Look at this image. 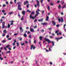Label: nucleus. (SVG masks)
<instances>
[{"label": "nucleus", "instance_id": "7c9ffc66", "mask_svg": "<svg viewBox=\"0 0 66 66\" xmlns=\"http://www.w3.org/2000/svg\"><path fill=\"white\" fill-rule=\"evenodd\" d=\"M66 5H64L63 7H62V9H64V7H66Z\"/></svg>", "mask_w": 66, "mask_h": 66}, {"label": "nucleus", "instance_id": "f8f14e48", "mask_svg": "<svg viewBox=\"0 0 66 66\" xmlns=\"http://www.w3.org/2000/svg\"><path fill=\"white\" fill-rule=\"evenodd\" d=\"M16 42V40H14V42L12 44L13 45V46H15V43Z\"/></svg>", "mask_w": 66, "mask_h": 66}, {"label": "nucleus", "instance_id": "680f3d73", "mask_svg": "<svg viewBox=\"0 0 66 66\" xmlns=\"http://www.w3.org/2000/svg\"><path fill=\"white\" fill-rule=\"evenodd\" d=\"M8 49L9 50H12V49H11V48H8Z\"/></svg>", "mask_w": 66, "mask_h": 66}, {"label": "nucleus", "instance_id": "72a5a7b5", "mask_svg": "<svg viewBox=\"0 0 66 66\" xmlns=\"http://www.w3.org/2000/svg\"><path fill=\"white\" fill-rule=\"evenodd\" d=\"M24 19H23V16H22V17L21 18V20H23Z\"/></svg>", "mask_w": 66, "mask_h": 66}, {"label": "nucleus", "instance_id": "1a4fd4ad", "mask_svg": "<svg viewBox=\"0 0 66 66\" xmlns=\"http://www.w3.org/2000/svg\"><path fill=\"white\" fill-rule=\"evenodd\" d=\"M28 3H29V2L28 1H26V2H24V5H26L27 4H28Z\"/></svg>", "mask_w": 66, "mask_h": 66}, {"label": "nucleus", "instance_id": "603ef678", "mask_svg": "<svg viewBox=\"0 0 66 66\" xmlns=\"http://www.w3.org/2000/svg\"><path fill=\"white\" fill-rule=\"evenodd\" d=\"M3 7H5V6L6 5L4 4H3Z\"/></svg>", "mask_w": 66, "mask_h": 66}, {"label": "nucleus", "instance_id": "f03ea898", "mask_svg": "<svg viewBox=\"0 0 66 66\" xmlns=\"http://www.w3.org/2000/svg\"><path fill=\"white\" fill-rule=\"evenodd\" d=\"M38 13H37V14H36L35 16L34 17L32 16V15H30V19H34L35 18H36V16H38Z\"/></svg>", "mask_w": 66, "mask_h": 66}, {"label": "nucleus", "instance_id": "58836bf2", "mask_svg": "<svg viewBox=\"0 0 66 66\" xmlns=\"http://www.w3.org/2000/svg\"><path fill=\"white\" fill-rule=\"evenodd\" d=\"M21 46L24 45V43H23L21 45Z\"/></svg>", "mask_w": 66, "mask_h": 66}, {"label": "nucleus", "instance_id": "ddd939ff", "mask_svg": "<svg viewBox=\"0 0 66 66\" xmlns=\"http://www.w3.org/2000/svg\"><path fill=\"white\" fill-rule=\"evenodd\" d=\"M25 11H23L22 12V14L23 15H25Z\"/></svg>", "mask_w": 66, "mask_h": 66}, {"label": "nucleus", "instance_id": "20e7f679", "mask_svg": "<svg viewBox=\"0 0 66 66\" xmlns=\"http://www.w3.org/2000/svg\"><path fill=\"white\" fill-rule=\"evenodd\" d=\"M32 48L33 49V50H34V49L36 48V47L33 45H31V47L30 48L31 50H32Z\"/></svg>", "mask_w": 66, "mask_h": 66}, {"label": "nucleus", "instance_id": "0eeeda50", "mask_svg": "<svg viewBox=\"0 0 66 66\" xmlns=\"http://www.w3.org/2000/svg\"><path fill=\"white\" fill-rule=\"evenodd\" d=\"M20 32L21 33H22V32H23V29H22V27H20Z\"/></svg>", "mask_w": 66, "mask_h": 66}, {"label": "nucleus", "instance_id": "c9c22d12", "mask_svg": "<svg viewBox=\"0 0 66 66\" xmlns=\"http://www.w3.org/2000/svg\"><path fill=\"white\" fill-rule=\"evenodd\" d=\"M43 0H41L40 3L41 4H43Z\"/></svg>", "mask_w": 66, "mask_h": 66}, {"label": "nucleus", "instance_id": "8fccbe9b", "mask_svg": "<svg viewBox=\"0 0 66 66\" xmlns=\"http://www.w3.org/2000/svg\"><path fill=\"white\" fill-rule=\"evenodd\" d=\"M2 42L3 43H5L6 42V41L5 40H3L2 41Z\"/></svg>", "mask_w": 66, "mask_h": 66}, {"label": "nucleus", "instance_id": "473e14b6", "mask_svg": "<svg viewBox=\"0 0 66 66\" xmlns=\"http://www.w3.org/2000/svg\"><path fill=\"white\" fill-rule=\"evenodd\" d=\"M2 21H3V19H1L0 20V22H1V23H2Z\"/></svg>", "mask_w": 66, "mask_h": 66}, {"label": "nucleus", "instance_id": "39448f33", "mask_svg": "<svg viewBox=\"0 0 66 66\" xmlns=\"http://www.w3.org/2000/svg\"><path fill=\"white\" fill-rule=\"evenodd\" d=\"M58 20L59 21V22H60L61 21V22H64V20H63V19L62 18H61V19H59Z\"/></svg>", "mask_w": 66, "mask_h": 66}, {"label": "nucleus", "instance_id": "69168bd1", "mask_svg": "<svg viewBox=\"0 0 66 66\" xmlns=\"http://www.w3.org/2000/svg\"><path fill=\"white\" fill-rule=\"evenodd\" d=\"M29 4H28V5H27V7H29Z\"/></svg>", "mask_w": 66, "mask_h": 66}, {"label": "nucleus", "instance_id": "2f4dec72", "mask_svg": "<svg viewBox=\"0 0 66 66\" xmlns=\"http://www.w3.org/2000/svg\"><path fill=\"white\" fill-rule=\"evenodd\" d=\"M18 10H20V11H21L22 10V9L21 8H19L18 9Z\"/></svg>", "mask_w": 66, "mask_h": 66}, {"label": "nucleus", "instance_id": "a18cd8bd", "mask_svg": "<svg viewBox=\"0 0 66 66\" xmlns=\"http://www.w3.org/2000/svg\"><path fill=\"white\" fill-rule=\"evenodd\" d=\"M30 33V32L29 31H28L27 32L28 34H29Z\"/></svg>", "mask_w": 66, "mask_h": 66}, {"label": "nucleus", "instance_id": "e2e57ef3", "mask_svg": "<svg viewBox=\"0 0 66 66\" xmlns=\"http://www.w3.org/2000/svg\"><path fill=\"white\" fill-rule=\"evenodd\" d=\"M5 36V34L4 33L2 35V36L3 37V36Z\"/></svg>", "mask_w": 66, "mask_h": 66}, {"label": "nucleus", "instance_id": "a211bd4d", "mask_svg": "<svg viewBox=\"0 0 66 66\" xmlns=\"http://www.w3.org/2000/svg\"><path fill=\"white\" fill-rule=\"evenodd\" d=\"M40 11V10L38 9V10H37L36 11V13H37V14H39V12H39Z\"/></svg>", "mask_w": 66, "mask_h": 66}, {"label": "nucleus", "instance_id": "6ab92c4d", "mask_svg": "<svg viewBox=\"0 0 66 66\" xmlns=\"http://www.w3.org/2000/svg\"><path fill=\"white\" fill-rule=\"evenodd\" d=\"M62 35V32H60L59 33H57V35Z\"/></svg>", "mask_w": 66, "mask_h": 66}, {"label": "nucleus", "instance_id": "864d4df0", "mask_svg": "<svg viewBox=\"0 0 66 66\" xmlns=\"http://www.w3.org/2000/svg\"><path fill=\"white\" fill-rule=\"evenodd\" d=\"M37 26H36L34 27V28H35V29H36V28H37Z\"/></svg>", "mask_w": 66, "mask_h": 66}, {"label": "nucleus", "instance_id": "37998d69", "mask_svg": "<svg viewBox=\"0 0 66 66\" xmlns=\"http://www.w3.org/2000/svg\"><path fill=\"white\" fill-rule=\"evenodd\" d=\"M4 50H7L6 48V47H4Z\"/></svg>", "mask_w": 66, "mask_h": 66}, {"label": "nucleus", "instance_id": "bf43d9fd", "mask_svg": "<svg viewBox=\"0 0 66 66\" xmlns=\"http://www.w3.org/2000/svg\"><path fill=\"white\" fill-rule=\"evenodd\" d=\"M3 14L4 15H6V13H4Z\"/></svg>", "mask_w": 66, "mask_h": 66}, {"label": "nucleus", "instance_id": "f704fd0d", "mask_svg": "<svg viewBox=\"0 0 66 66\" xmlns=\"http://www.w3.org/2000/svg\"><path fill=\"white\" fill-rule=\"evenodd\" d=\"M0 60H1V61H2V60H3V58H2L1 57H0Z\"/></svg>", "mask_w": 66, "mask_h": 66}, {"label": "nucleus", "instance_id": "c85d7f7f", "mask_svg": "<svg viewBox=\"0 0 66 66\" xmlns=\"http://www.w3.org/2000/svg\"><path fill=\"white\" fill-rule=\"evenodd\" d=\"M7 27L8 28H9L10 27V24H8Z\"/></svg>", "mask_w": 66, "mask_h": 66}, {"label": "nucleus", "instance_id": "423d86ee", "mask_svg": "<svg viewBox=\"0 0 66 66\" xmlns=\"http://www.w3.org/2000/svg\"><path fill=\"white\" fill-rule=\"evenodd\" d=\"M5 22H3L2 23V28L3 29V28H4L5 27Z\"/></svg>", "mask_w": 66, "mask_h": 66}, {"label": "nucleus", "instance_id": "a19ab883", "mask_svg": "<svg viewBox=\"0 0 66 66\" xmlns=\"http://www.w3.org/2000/svg\"><path fill=\"white\" fill-rule=\"evenodd\" d=\"M14 3H16V2H17V0H14Z\"/></svg>", "mask_w": 66, "mask_h": 66}, {"label": "nucleus", "instance_id": "393cba45", "mask_svg": "<svg viewBox=\"0 0 66 66\" xmlns=\"http://www.w3.org/2000/svg\"><path fill=\"white\" fill-rule=\"evenodd\" d=\"M43 38V37L42 36H40L39 37V38L40 40H42V38Z\"/></svg>", "mask_w": 66, "mask_h": 66}, {"label": "nucleus", "instance_id": "f257e3e1", "mask_svg": "<svg viewBox=\"0 0 66 66\" xmlns=\"http://www.w3.org/2000/svg\"><path fill=\"white\" fill-rule=\"evenodd\" d=\"M44 40L45 41H46V42H47L48 43H52V46H51L52 47L53 46H54V42L52 41H51L50 40L46 38H44Z\"/></svg>", "mask_w": 66, "mask_h": 66}, {"label": "nucleus", "instance_id": "0e129e2a", "mask_svg": "<svg viewBox=\"0 0 66 66\" xmlns=\"http://www.w3.org/2000/svg\"><path fill=\"white\" fill-rule=\"evenodd\" d=\"M11 39H12V38H11L8 39V40H11Z\"/></svg>", "mask_w": 66, "mask_h": 66}, {"label": "nucleus", "instance_id": "13d9d810", "mask_svg": "<svg viewBox=\"0 0 66 66\" xmlns=\"http://www.w3.org/2000/svg\"><path fill=\"white\" fill-rule=\"evenodd\" d=\"M5 11L3 10L2 11V13H4V12H5Z\"/></svg>", "mask_w": 66, "mask_h": 66}, {"label": "nucleus", "instance_id": "338daca9", "mask_svg": "<svg viewBox=\"0 0 66 66\" xmlns=\"http://www.w3.org/2000/svg\"><path fill=\"white\" fill-rule=\"evenodd\" d=\"M18 17H21V16H20V15L19 14H18Z\"/></svg>", "mask_w": 66, "mask_h": 66}, {"label": "nucleus", "instance_id": "4d7b16f0", "mask_svg": "<svg viewBox=\"0 0 66 66\" xmlns=\"http://www.w3.org/2000/svg\"><path fill=\"white\" fill-rule=\"evenodd\" d=\"M37 21V19H35L34 20V22H36V21Z\"/></svg>", "mask_w": 66, "mask_h": 66}, {"label": "nucleus", "instance_id": "5fc2aeb1", "mask_svg": "<svg viewBox=\"0 0 66 66\" xmlns=\"http://www.w3.org/2000/svg\"><path fill=\"white\" fill-rule=\"evenodd\" d=\"M56 27H60V25L59 24H57L56 25Z\"/></svg>", "mask_w": 66, "mask_h": 66}, {"label": "nucleus", "instance_id": "2eb2a0df", "mask_svg": "<svg viewBox=\"0 0 66 66\" xmlns=\"http://www.w3.org/2000/svg\"><path fill=\"white\" fill-rule=\"evenodd\" d=\"M41 24H43V26H45V25H47V23H42Z\"/></svg>", "mask_w": 66, "mask_h": 66}, {"label": "nucleus", "instance_id": "dca6fc26", "mask_svg": "<svg viewBox=\"0 0 66 66\" xmlns=\"http://www.w3.org/2000/svg\"><path fill=\"white\" fill-rule=\"evenodd\" d=\"M30 31L31 32H34V29H32V28H31L30 29Z\"/></svg>", "mask_w": 66, "mask_h": 66}, {"label": "nucleus", "instance_id": "c03bdc74", "mask_svg": "<svg viewBox=\"0 0 66 66\" xmlns=\"http://www.w3.org/2000/svg\"><path fill=\"white\" fill-rule=\"evenodd\" d=\"M22 40V38H20L19 40H20V41H21Z\"/></svg>", "mask_w": 66, "mask_h": 66}, {"label": "nucleus", "instance_id": "e433bc0d", "mask_svg": "<svg viewBox=\"0 0 66 66\" xmlns=\"http://www.w3.org/2000/svg\"><path fill=\"white\" fill-rule=\"evenodd\" d=\"M27 12H29V13H31V12L30 11V10H27Z\"/></svg>", "mask_w": 66, "mask_h": 66}, {"label": "nucleus", "instance_id": "774afa93", "mask_svg": "<svg viewBox=\"0 0 66 66\" xmlns=\"http://www.w3.org/2000/svg\"><path fill=\"white\" fill-rule=\"evenodd\" d=\"M50 65H52V62H50Z\"/></svg>", "mask_w": 66, "mask_h": 66}, {"label": "nucleus", "instance_id": "79ce46f5", "mask_svg": "<svg viewBox=\"0 0 66 66\" xmlns=\"http://www.w3.org/2000/svg\"><path fill=\"white\" fill-rule=\"evenodd\" d=\"M20 2H18L17 3V4L18 5H20Z\"/></svg>", "mask_w": 66, "mask_h": 66}, {"label": "nucleus", "instance_id": "9d476101", "mask_svg": "<svg viewBox=\"0 0 66 66\" xmlns=\"http://www.w3.org/2000/svg\"><path fill=\"white\" fill-rule=\"evenodd\" d=\"M44 19V18H43V19H41L40 20H38V21L39 22H42L43 21V20Z\"/></svg>", "mask_w": 66, "mask_h": 66}, {"label": "nucleus", "instance_id": "ea45409f", "mask_svg": "<svg viewBox=\"0 0 66 66\" xmlns=\"http://www.w3.org/2000/svg\"><path fill=\"white\" fill-rule=\"evenodd\" d=\"M52 6H53V4L52 3H51L50 4Z\"/></svg>", "mask_w": 66, "mask_h": 66}, {"label": "nucleus", "instance_id": "bb28decb", "mask_svg": "<svg viewBox=\"0 0 66 66\" xmlns=\"http://www.w3.org/2000/svg\"><path fill=\"white\" fill-rule=\"evenodd\" d=\"M11 53V51H8L6 53V54H7V53Z\"/></svg>", "mask_w": 66, "mask_h": 66}, {"label": "nucleus", "instance_id": "412c9836", "mask_svg": "<svg viewBox=\"0 0 66 66\" xmlns=\"http://www.w3.org/2000/svg\"><path fill=\"white\" fill-rule=\"evenodd\" d=\"M3 32L5 33H7V31H6V30H5L3 31Z\"/></svg>", "mask_w": 66, "mask_h": 66}, {"label": "nucleus", "instance_id": "9b49d317", "mask_svg": "<svg viewBox=\"0 0 66 66\" xmlns=\"http://www.w3.org/2000/svg\"><path fill=\"white\" fill-rule=\"evenodd\" d=\"M53 24L54 26H55V22L54 21H52Z\"/></svg>", "mask_w": 66, "mask_h": 66}, {"label": "nucleus", "instance_id": "5701e85b", "mask_svg": "<svg viewBox=\"0 0 66 66\" xmlns=\"http://www.w3.org/2000/svg\"><path fill=\"white\" fill-rule=\"evenodd\" d=\"M48 6V9L49 10H50V6H48V5H47V6Z\"/></svg>", "mask_w": 66, "mask_h": 66}, {"label": "nucleus", "instance_id": "052dcab7", "mask_svg": "<svg viewBox=\"0 0 66 66\" xmlns=\"http://www.w3.org/2000/svg\"><path fill=\"white\" fill-rule=\"evenodd\" d=\"M10 37V36L9 35H7L6 36V37L7 38H9Z\"/></svg>", "mask_w": 66, "mask_h": 66}, {"label": "nucleus", "instance_id": "aec40b11", "mask_svg": "<svg viewBox=\"0 0 66 66\" xmlns=\"http://www.w3.org/2000/svg\"><path fill=\"white\" fill-rule=\"evenodd\" d=\"M32 14L34 15V14H35V12H34L33 11L31 13V14L30 15H32Z\"/></svg>", "mask_w": 66, "mask_h": 66}, {"label": "nucleus", "instance_id": "cd10ccee", "mask_svg": "<svg viewBox=\"0 0 66 66\" xmlns=\"http://www.w3.org/2000/svg\"><path fill=\"white\" fill-rule=\"evenodd\" d=\"M40 31L42 32H45V31L44 30L42 29V30H40Z\"/></svg>", "mask_w": 66, "mask_h": 66}, {"label": "nucleus", "instance_id": "09e8293b", "mask_svg": "<svg viewBox=\"0 0 66 66\" xmlns=\"http://www.w3.org/2000/svg\"><path fill=\"white\" fill-rule=\"evenodd\" d=\"M61 5H59V6H58V7L59 8V9H61Z\"/></svg>", "mask_w": 66, "mask_h": 66}, {"label": "nucleus", "instance_id": "7ed1b4c3", "mask_svg": "<svg viewBox=\"0 0 66 66\" xmlns=\"http://www.w3.org/2000/svg\"><path fill=\"white\" fill-rule=\"evenodd\" d=\"M62 38H63V37H61L60 38H55V39L57 40V42H59V39H62Z\"/></svg>", "mask_w": 66, "mask_h": 66}, {"label": "nucleus", "instance_id": "4468645a", "mask_svg": "<svg viewBox=\"0 0 66 66\" xmlns=\"http://www.w3.org/2000/svg\"><path fill=\"white\" fill-rule=\"evenodd\" d=\"M10 22L11 23L10 24V25H13V22H14V21L12 20L10 21Z\"/></svg>", "mask_w": 66, "mask_h": 66}, {"label": "nucleus", "instance_id": "a878e982", "mask_svg": "<svg viewBox=\"0 0 66 66\" xmlns=\"http://www.w3.org/2000/svg\"><path fill=\"white\" fill-rule=\"evenodd\" d=\"M10 45H8L7 46H6V48H8V47H9L10 46Z\"/></svg>", "mask_w": 66, "mask_h": 66}, {"label": "nucleus", "instance_id": "6e6d98bb", "mask_svg": "<svg viewBox=\"0 0 66 66\" xmlns=\"http://www.w3.org/2000/svg\"><path fill=\"white\" fill-rule=\"evenodd\" d=\"M66 26V24H64V29H65V26Z\"/></svg>", "mask_w": 66, "mask_h": 66}, {"label": "nucleus", "instance_id": "4c0bfd02", "mask_svg": "<svg viewBox=\"0 0 66 66\" xmlns=\"http://www.w3.org/2000/svg\"><path fill=\"white\" fill-rule=\"evenodd\" d=\"M29 44H31V40H29Z\"/></svg>", "mask_w": 66, "mask_h": 66}, {"label": "nucleus", "instance_id": "4be33fe9", "mask_svg": "<svg viewBox=\"0 0 66 66\" xmlns=\"http://www.w3.org/2000/svg\"><path fill=\"white\" fill-rule=\"evenodd\" d=\"M23 36H24V37H27V34H24L23 35Z\"/></svg>", "mask_w": 66, "mask_h": 66}, {"label": "nucleus", "instance_id": "de8ad7c7", "mask_svg": "<svg viewBox=\"0 0 66 66\" xmlns=\"http://www.w3.org/2000/svg\"><path fill=\"white\" fill-rule=\"evenodd\" d=\"M50 38H53V37L52 36H50Z\"/></svg>", "mask_w": 66, "mask_h": 66}, {"label": "nucleus", "instance_id": "3c124183", "mask_svg": "<svg viewBox=\"0 0 66 66\" xmlns=\"http://www.w3.org/2000/svg\"><path fill=\"white\" fill-rule=\"evenodd\" d=\"M59 30H57V31H55V33H57V32H59Z\"/></svg>", "mask_w": 66, "mask_h": 66}, {"label": "nucleus", "instance_id": "f3484780", "mask_svg": "<svg viewBox=\"0 0 66 66\" xmlns=\"http://www.w3.org/2000/svg\"><path fill=\"white\" fill-rule=\"evenodd\" d=\"M49 20V16H47L46 17V21H48Z\"/></svg>", "mask_w": 66, "mask_h": 66}, {"label": "nucleus", "instance_id": "6e6552de", "mask_svg": "<svg viewBox=\"0 0 66 66\" xmlns=\"http://www.w3.org/2000/svg\"><path fill=\"white\" fill-rule=\"evenodd\" d=\"M37 6L38 7H39L40 5L39 4V2L38 0L37 1Z\"/></svg>", "mask_w": 66, "mask_h": 66}, {"label": "nucleus", "instance_id": "b1692460", "mask_svg": "<svg viewBox=\"0 0 66 66\" xmlns=\"http://www.w3.org/2000/svg\"><path fill=\"white\" fill-rule=\"evenodd\" d=\"M21 7V5H19L18 7V9H19V8H20Z\"/></svg>", "mask_w": 66, "mask_h": 66}, {"label": "nucleus", "instance_id": "c756f323", "mask_svg": "<svg viewBox=\"0 0 66 66\" xmlns=\"http://www.w3.org/2000/svg\"><path fill=\"white\" fill-rule=\"evenodd\" d=\"M16 45H17V47H18V46H19V43H18V42H16Z\"/></svg>", "mask_w": 66, "mask_h": 66}, {"label": "nucleus", "instance_id": "49530a36", "mask_svg": "<svg viewBox=\"0 0 66 66\" xmlns=\"http://www.w3.org/2000/svg\"><path fill=\"white\" fill-rule=\"evenodd\" d=\"M29 38H32V37H31V35H29Z\"/></svg>", "mask_w": 66, "mask_h": 66}]
</instances>
